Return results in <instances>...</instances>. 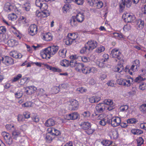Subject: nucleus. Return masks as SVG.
<instances>
[{"mask_svg": "<svg viewBox=\"0 0 146 146\" xmlns=\"http://www.w3.org/2000/svg\"><path fill=\"white\" fill-rule=\"evenodd\" d=\"M59 47L57 46H50L42 50L40 52L41 57L43 59H50V57L53 56L58 52Z\"/></svg>", "mask_w": 146, "mask_h": 146, "instance_id": "1", "label": "nucleus"}, {"mask_svg": "<svg viewBox=\"0 0 146 146\" xmlns=\"http://www.w3.org/2000/svg\"><path fill=\"white\" fill-rule=\"evenodd\" d=\"M78 38V35L77 34L70 33L68 34L65 42L67 45H70L77 41Z\"/></svg>", "mask_w": 146, "mask_h": 146, "instance_id": "2", "label": "nucleus"}, {"mask_svg": "<svg viewBox=\"0 0 146 146\" xmlns=\"http://www.w3.org/2000/svg\"><path fill=\"white\" fill-rule=\"evenodd\" d=\"M124 21L127 23H134L136 21V17L132 13H124L122 16Z\"/></svg>", "mask_w": 146, "mask_h": 146, "instance_id": "3", "label": "nucleus"}, {"mask_svg": "<svg viewBox=\"0 0 146 146\" xmlns=\"http://www.w3.org/2000/svg\"><path fill=\"white\" fill-rule=\"evenodd\" d=\"M66 104L68 105V108L70 110H75L78 109L79 107V103L75 100L71 99L68 101Z\"/></svg>", "mask_w": 146, "mask_h": 146, "instance_id": "4", "label": "nucleus"}, {"mask_svg": "<svg viewBox=\"0 0 146 146\" xmlns=\"http://www.w3.org/2000/svg\"><path fill=\"white\" fill-rule=\"evenodd\" d=\"M97 71V69L93 66L84 65L83 68H82V72L85 74H89L91 73H96Z\"/></svg>", "mask_w": 146, "mask_h": 146, "instance_id": "5", "label": "nucleus"}, {"mask_svg": "<svg viewBox=\"0 0 146 146\" xmlns=\"http://www.w3.org/2000/svg\"><path fill=\"white\" fill-rule=\"evenodd\" d=\"M139 0H124V2H122L120 3V11H122L125 6L127 7H129L131 5L132 1L134 3H137Z\"/></svg>", "mask_w": 146, "mask_h": 146, "instance_id": "6", "label": "nucleus"}, {"mask_svg": "<svg viewBox=\"0 0 146 146\" xmlns=\"http://www.w3.org/2000/svg\"><path fill=\"white\" fill-rule=\"evenodd\" d=\"M98 119L100 120L99 124L103 126L105 125L108 121V119L106 115L104 114H100L98 117Z\"/></svg>", "mask_w": 146, "mask_h": 146, "instance_id": "7", "label": "nucleus"}, {"mask_svg": "<svg viewBox=\"0 0 146 146\" xmlns=\"http://www.w3.org/2000/svg\"><path fill=\"white\" fill-rule=\"evenodd\" d=\"M2 135L4 137L6 143L9 145H11L13 143V139L11 135L5 132L2 133Z\"/></svg>", "mask_w": 146, "mask_h": 146, "instance_id": "8", "label": "nucleus"}, {"mask_svg": "<svg viewBox=\"0 0 146 146\" xmlns=\"http://www.w3.org/2000/svg\"><path fill=\"white\" fill-rule=\"evenodd\" d=\"M3 63L7 66H9L13 65L14 63V60L11 57L5 56L2 58Z\"/></svg>", "mask_w": 146, "mask_h": 146, "instance_id": "9", "label": "nucleus"}, {"mask_svg": "<svg viewBox=\"0 0 146 146\" xmlns=\"http://www.w3.org/2000/svg\"><path fill=\"white\" fill-rule=\"evenodd\" d=\"M70 58L71 59H78L79 60H81L82 61L84 62H87L90 61V59L88 57L85 56H78L75 55L71 56Z\"/></svg>", "mask_w": 146, "mask_h": 146, "instance_id": "10", "label": "nucleus"}, {"mask_svg": "<svg viewBox=\"0 0 146 146\" xmlns=\"http://www.w3.org/2000/svg\"><path fill=\"white\" fill-rule=\"evenodd\" d=\"M110 55L112 57L117 58L119 60H121L122 57L121 53L118 49L115 48L112 50L111 52Z\"/></svg>", "mask_w": 146, "mask_h": 146, "instance_id": "11", "label": "nucleus"}, {"mask_svg": "<svg viewBox=\"0 0 146 146\" xmlns=\"http://www.w3.org/2000/svg\"><path fill=\"white\" fill-rule=\"evenodd\" d=\"M35 15L39 19H41L49 16L50 15V12L46 11V12H44L42 11L40 12L38 10H37L36 12Z\"/></svg>", "mask_w": 146, "mask_h": 146, "instance_id": "12", "label": "nucleus"}, {"mask_svg": "<svg viewBox=\"0 0 146 146\" xmlns=\"http://www.w3.org/2000/svg\"><path fill=\"white\" fill-rule=\"evenodd\" d=\"M28 32L29 34L33 36L37 34V28L36 25L35 24L31 25L28 29Z\"/></svg>", "mask_w": 146, "mask_h": 146, "instance_id": "13", "label": "nucleus"}, {"mask_svg": "<svg viewBox=\"0 0 146 146\" xmlns=\"http://www.w3.org/2000/svg\"><path fill=\"white\" fill-rule=\"evenodd\" d=\"M121 118L118 117H113L111 119V124L113 127H116L120 125Z\"/></svg>", "mask_w": 146, "mask_h": 146, "instance_id": "14", "label": "nucleus"}, {"mask_svg": "<svg viewBox=\"0 0 146 146\" xmlns=\"http://www.w3.org/2000/svg\"><path fill=\"white\" fill-rule=\"evenodd\" d=\"M80 117V115L77 112H74L71 113L66 115L65 118L68 120H75Z\"/></svg>", "mask_w": 146, "mask_h": 146, "instance_id": "15", "label": "nucleus"}, {"mask_svg": "<svg viewBox=\"0 0 146 146\" xmlns=\"http://www.w3.org/2000/svg\"><path fill=\"white\" fill-rule=\"evenodd\" d=\"M90 50H92L95 48L97 46V42L94 40L89 41L86 44Z\"/></svg>", "mask_w": 146, "mask_h": 146, "instance_id": "16", "label": "nucleus"}, {"mask_svg": "<svg viewBox=\"0 0 146 146\" xmlns=\"http://www.w3.org/2000/svg\"><path fill=\"white\" fill-rule=\"evenodd\" d=\"M52 35L50 32L42 34L41 35V38L42 40L47 41L51 40H52Z\"/></svg>", "mask_w": 146, "mask_h": 146, "instance_id": "17", "label": "nucleus"}, {"mask_svg": "<svg viewBox=\"0 0 146 146\" xmlns=\"http://www.w3.org/2000/svg\"><path fill=\"white\" fill-rule=\"evenodd\" d=\"M37 90L36 87L34 86H29L26 87L25 92L28 94H31L34 93Z\"/></svg>", "mask_w": 146, "mask_h": 146, "instance_id": "18", "label": "nucleus"}, {"mask_svg": "<svg viewBox=\"0 0 146 146\" xmlns=\"http://www.w3.org/2000/svg\"><path fill=\"white\" fill-rule=\"evenodd\" d=\"M95 108L98 112L102 113L106 109V106L102 103H100L96 105L95 107Z\"/></svg>", "mask_w": 146, "mask_h": 146, "instance_id": "19", "label": "nucleus"}, {"mask_svg": "<svg viewBox=\"0 0 146 146\" xmlns=\"http://www.w3.org/2000/svg\"><path fill=\"white\" fill-rule=\"evenodd\" d=\"M44 65L46 68L53 72H60L62 71V70L58 68L52 67L46 64H44Z\"/></svg>", "mask_w": 146, "mask_h": 146, "instance_id": "20", "label": "nucleus"}, {"mask_svg": "<svg viewBox=\"0 0 146 146\" xmlns=\"http://www.w3.org/2000/svg\"><path fill=\"white\" fill-rule=\"evenodd\" d=\"M139 67L137 66H135L134 65H132L130 69L128 66H127L125 68V72H126L129 73L130 74L132 75L133 73L130 72V70H131L133 72H135L137 70L138 68Z\"/></svg>", "mask_w": 146, "mask_h": 146, "instance_id": "21", "label": "nucleus"}, {"mask_svg": "<svg viewBox=\"0 0 146 146\" xmlns=\"http://www.w3.org/2000/svg\"><path fill=\"white\" fill-rule=\"evenodd\" d=\"M77 22L81 23L82 22L84 19V16L83 13L80 12L77 14L75 17Z\"/></svg>", "mask_w": 146, "mask_h": 146, "instance_id": "22", "label": "nucleus"}, {"mask_svg": "<svg viewBox=\"0 0 146 146\" xmlns=\"http://www.w3.org/2000/svg\"><path fill=\"white\" fill-rule=\"evenodd\" d=\"M47 131L48 132L51 133L52 135L57 136L60 134L59 131L53 128H49L48 129Z\"/></svg>", "mask_w": 146, "mask_h": 146, "instance_id": "23", "label": "nucleus"}, {"mask_svg": "<svg viewBox=\"0 0 146 146\" xmlns=\"http://www.w3.org/2000/svg\"><path fill=\"white\" fill-rule=\"evenodd\" d=\"M136 26L137 29H142L144 26V21L141 19L136 21Z\"/></svg>", "mask_w": 146, "mask_h": 146, "instance_id": "24", "label": "nucleus"}, {"mask_svg": "<svg viewBox=\"0 0 146 146\" xmlns=\"http://www.w3.org/2000/svg\"><path fill=\"white\" fill-rule=\"evenodd\" d=\"M14 5H11L9 3H7L5 5L4 8L5 10L7 12H9L12 11L14 8Z\"/></svg>", "mask_w": 146, "mask_h": 146, "instance_id": "25", "label": "nucleus"}, {"mask_svg": "<svg viewBox=\"0 0 146 146\" xmlns=\"http://www.w3.org/2000/svg\"><path fill=\"white\" fill-rule=\"evenodd\" d=\"M10 55L16 58H22V55L20 53L17 52L16 51H13L9 53Z\"/></svg>", "mask_w": 146, "mask_h": 146, "instance_id": "26", "label": "nucleus"}, {"mask_svg": "<svg viewBox=\"0 0 146 146\" xmlns=\"http://www.w3.org/2000/svg\"><path fill=\"white\" fill-rule=\"evenodd\" d=\"M80 127L84 130H87L91 127L90 123L88 122H84L81 123L80 124Z\"/></svg>", "mask_w": 146, "mask_h": 146, "instance_id": "27", "label": "nucleus"}, {"mask_svg": "<svg viewBox=\"0 0 146 146\" xmlns=\"http://www.w3.org/2000/svg\"><path fill=\"white\" fill-rule=\"evenodd\" d=\"M100 95L96 96L91 97L89 99L91 103H97L101 100Z\"/></svg>", "mask_w": 146, "mask_h": 146, "instance_id": "28", "label": "nucleus"}, {"mask_svg": "<svg viewBox=\"0 0 146 146\" xmlns=\"http://www.w3.org/2000/svg\"><path fill=\"white\" fill-rule=\"evenodd\" d=\"M55 124V121L53 119H49L46 121L45 125L47 127H50L54 125Z\"/></svg>", "mask_w": 146, "mask_h": 146, "instance_id": "29", "label": "nucleus"}, {"mask_svg": "<svg viewBox=\"0 0 146 146\" xmlns=\"http://www.w3.org/2000/svg\"><path fill=\"white\" fill-rule=\"evenodd\" d=\"M27 22V20L24 17L21 16L19 19L18 23L20 25L25 24Z\"/></svg>", "mask_w": 146, "mask_h": 146, "instance_id": "30", "label": "nucleus"}, {"mask_svg": "<svg viewBox=\"0 0 146 146\" xmlns=\"http://www.w3.org/2000/svg\"><path fill=\"white\" fill-rule=\"evenodd\" d=\"M18 44V42L14 39H11L7 41V44L10 47H13Z\"/></svg>", "mask_w": 146, "mask_h": 146, "instance_id": "31", "label": "nucleus"}, {"mask_svg": "<svg viewBox=\"0 0 146 146\" xmlns=\"http://www.w3.org/2000/svg\"><path fill=\"white\" fill-rule=\"evenodd\" d=\"M110 135L111 139H116L118 137L119 133L117 131L113 130L111 131Z\"/></svg>", "mask_w": 146, "mask_h": 146, "instance_id": "32", "label": "nucleus"}, {"mask_svg": "<svg viewBox=\"0 0 146 146\" xmlns=\"http://www.w3.org/2000/svg\"><path fill=\"white\" fill-rule=\"evenodd\" d=\"M21 132L18 130L15 129L12 132V135L14 139L17 140V138L20 136Z\"/></svg>", "mask_w": 146, "mask_h": 146, "instance_id": "33", "label": "nucleus"}, {"mask_svg": "<svg viewBox=\"0 0 146 146\" xmlns=\"http://www.w3.org/2000/svg\"><path fill=\"white\" fill-rule=\"evenodd\" d=\"M94 5L98 9L102 8L103 5V2L99 0H94Z\"/></svg>", "mask_w": 146, "mask_h": 146, "instance_id": "34", "label": "nucleus"}, {"mask_svg": "<svg viewBox=\"0 0 146 146\" xmlns=\"http://www.w3.org/2000/svg\"><path fill=\"white\" fill-rule=\"evenodd\" d=\"M38 95L40 96H44V97H47L48 96L47 94V92L43 89H40L38 90Z\"/></svg>", "mask_w": 146, "mask_h": 146, "instance_id": "35", "label": "nucleus"}, {"mask_svg": "<svg viewBox=\"0 0 146 146\" xmlns=\"http://www.w3.org/2000/svg\"><path fill=\"white\" fill-rule=\"evenodd\" d=\"M76 18L74 17H71L70 20V23L71 26L75 27L78 25L77 21H76Z\"/></svg>", "mask_w": 146, "mask_h": 146, "instance_id": "36", "label": "nucleus"}, {"mask_svg": "<svg viewBox=\"0 0 146 146\" xmlns=\"http://www.w3.org/2000/svg\"><path fill=\"white\" fill-rule=\"evenodd\" d=\"M131 133L134 135H138L143 133V131L140 129H132L131 130Z\"/></svg>", "mask_w": 146, "mask_h": 146, "instance_id": "37", "label": "nucleus"}, {"mask_svg": "<svg viewBox=\"0 0 146 146\" xmlns=\"http://www.w3.org/2000/svg\"><path fill=\"white\" fill-rule=\"evenodd\" d=\"M84 65V64L82 63L77 62L75 67V70L78 72H80Z\"/></svg>", "mask_w": 146, "mask_h": 146, "instance_id": "38", "label": "nucleus"}, {"mask_svg": "<svg viewBox=\"0 0 146 146\" xmlns=\"http://www.w3.org/2000/svg\"><path fill=\"white\" fill-rule=\"evenodd\" d=\"M112 36L118 40H120L121 38H123V35L121 33H113Z\"/></svg>", "mask_w": 146, "mask_h": 146, "instance_id": "39", "label": "nucleus"}, {"mask_svg": "<svg viewBox=\"0 0 146 146\" xmlns=\"http://www.w3.org/2000/svg\"><path fill=\"white\" fill-rule=\"evenodd\" d=\"M133 81V79L131 77L127 79H125L124 86L127 87L130 86L131 85V82Z\"/></svg>", "mask_w": 146, "mask_h": 146, "instance_id": "40", "label": "nucleus"}, {"mask_svg": "<svg viewBox=\"0 0 146 146\" xmlns=\"http://www.w3.org/2000/svg\"><path fill=\"white\" fill-rule=\"evenodd\" d=\"M17 15L14 13L9 14L8 16V18L9 20L12 21H14L17 19Z\"/></svg>", "mask_w": 146, "mask_h": 146, "instance_id": "41", "label": "nucleus"}, {"mask_svg": "<svg viewBox=\"0 0 146 146\" xmlns=\"http://www.w3.org/2000/svg\"><path fill=\"white\" fill-rule=\"evenodd\" d=\"M48 6L47 4L44 3V2L42 5L41 7H40V8L44 12H46V11L50 12V11L47 10Z\"/></svg>", "mask_w": 146, "mask_h": 146, "instance_id": "42", "label": "nucleus"}, {"mask_svg": "<svg viewBox=\"0 0 146 146\" xmlns=\"http://www.w3.org/2000/svg\"><path fill=\"white\" fill-rule=\"evenodd\" d=\"M66 49H61L59 51V55L62 58H64L66 57Z\"/></svg>", "mask_w": 146, "mask_h": 146, "instance_id": "43", "label": "nucleus"}, {"mask_svg": "<svg viewBox=\"0 0 146 146\" xmlns=\"http://www.w3.org/2000/svg\"><path fill=\"white\" fill-rule=\"evenodd\" d=\"M60 64L64 67H67L69 66V62L66 60H62L60 62Z\"/></svg>", "mask_w": 146, "mask_h": 146, "instance_id": "44", "label": "nucleus"}, {"mask_svg": "<svg viewBox=\"0 0 146 146\" xmlns=\"http://www.w3.org/2000/svg\"><path fill=\"white\" fill-rule=\"evenodd\" d=\"M70 6L69 4H66L62 8V11L63 13H65L70 8Z\"/></svg>", "mask_w": 146, "mask_h": 146, "instance_id": "45", "label": "nucleus"}, {"mask_svg": "<svg viewBox=\"0 0 146 146\" xmlns=\"http://www.w3.org/2000/svg\"><path fill=\"white\" fill-rule=\"evenodd\" d=\"M5 127L7 130L9 131H12L15 129V127L13 124H7L6 125Z\"/></svg>", "mask_w": 146, "mask_h": 146, "instance_id": "46", "label": "nucleus"}, {"mask_svg": "<svg viewBox=\"0 0 146 146\" xmlns=\"http://www.w3.org/2000/svg\"><path fill=\"white\" fill-rule=\"evenodd\" d=\"M105 106V105L108 106H111L113 104V102L112 100L110 99H106L104 100L102 103Z\"/></svg>", "mask_w": 146, "mask_h": 146, "instance_id": "47", "label": "nucleus"}, {"mask_svg": "<svg viewBox=\"0 0 146 146\" xmlns=\"http://www.w3.org/2000/svg\"><path fill=\"white\" fill-rule=\"evenodd\" d=\"M112 143L111 141L108 140H104L101 142L102 144L104 146H109Z\"/></svg>", "mask_w": 146, "mask_h": 146, "instance_id": "48", "label": "nucleus"}, {"mask_svg": "<svg viewBox=\"0 0 146 146\" xmlns=\"http://www.w3.org/2000/svg\"><path fill=\"white\" fill-rule=\"evenodd\" d=\"M123 67L122 64H119L115 68V71L119 72H121L123 70Z\"/></svg>", "mask_w": 146, "mask_h": 146, "instance_id": "49", "label": "nucleus"}, {"mask_svg": "<svg viewBox=\"0 0 146 146\" xmlns=\"http://www.w3.org/2000/svg\"><path fill=\"white\" fill-rule=\"evenodd\" d=\"M52 134L51 133L48 132V133L46 134L45 138L48 142H51L53 139V137L51 136Z\"/></svg>", "mask_w": 146, "mask_h": 146, "instance_id": "50", "label": "nucleus"}, {"mask_svg": "<svg viewBox=\"0 0 146 146\" xmlns=\"http://www.w3.org/2000/svg\"><path fill=\"white\" fill-rule=\"evenodd\" d=\"M105 50V48L102 46H100L98 47L96 50V52L98 53L104 52Z\"/></svg>", "mask_w": 146, "mask_h": 146, "instance_id": "51", "label": "nucleus"}, {"mask_svg": "<svg viewBox=\"0 0 146 146\" xmlns=\"http://www.w3.org/2000/svg\"><path fill=\"white\" fill-rule=\"evenodd\" d=\"M137 120L134 118L129 119L127 120V123L129 124L135 123H137Z\"/></svg>", "mask_w": 146, "mask_h": 146, "instance_id": "52", "label": "nucleus"}, {"mask_svg": "<svg viewBox=\"0 0 146 146\" xmlns=\"http://www.w3.org/2000/svg\"><path fill=\"white\" fill-rule=\"evenodd\" d=\"M22 77V75L21 74H19L14 77L13 79L11 80L12 82H16L18 81Z\"/></svg>", "mask_w": 146, "mask_h": 146, "instance_id": "53", "label": "nucleus"}, {"mask_svg": "<svg viewBox=\"0 0 146 146\" xmlns=\"http://www.w3.org/2000/svg\"><path fill=\"white\" fill-rule=\"evenodd\" d=\"M90 51L88 46L85 44V46L82 48L80 51V52L82 54H84Z\"/></svg>", "mask_w": 146, "mask_h": 146, "instance_id": "54", "label": "nucleus"}, {"mask_svg": "<svg viewBox=\"0 0 146 146\" xmlns=\"http://www.w3.org/2000/svg\"><path fill=\"white\" fill-rule=\"evenodd\" d=\"M125 80V79L120 78L117 80V84L119 85H123L124 86Z\"/></svg>", "mask_w": 146, "mask_h": 146, "instance_id": "55", "label": "nucleus"}, {"mask_svg": "<svg viewBox=\"0 0 146 146\" xmlns=\"http://www.w3.org/2000/svg\"><path fill=\"white\" fill-rule=\"evenodd\" d=\"M73 2L78 5H81L83 4L84 0H70V2Z\"/></svg>", "mask_w": 146, "mask_h": 146, "instance_id": "56", "label": "nucleus"}, {"mask_svg": "<svg viewBox=\"0 0 146 146\" xmlns=\"http://www.w3.org/2000/svg\"><path fill=\"white\" fill-rule=\"evenodd\" d=\"M44 2L43 0H36L35 5L36 6L40 8V7H41L42 5Z\"/></svg>", "mask_w": 146, "mask_h": 146, "instance_id": "57", "label": "nucleus"}, {"mask_svg": "<svg viewBox=\"0 0 146 146\" xmlns=\"http://www.w3.org/2000/svg\"><path fill=\"white\" fill-rule=\"evenodd\" d=\"M129 108V106L127 105L122 106L120 107L119 110L121 111H124L127 110Z\"/></svg>", "mask_w": 146, "mask_h": 146, "instance_id": "58", "label": "nucleus"}, {"mask_svg": "<svg viewBox=\"0 0 146 146\" xmlns=\"http://www.w3.org/2000/svg\"><path fill=\"white\" fill-rule=\"evenodd\" d=\"M23 9L24 10L26 11H28L30 9V6L29 3H27L25 4L23 7Z\"/></svg>", "mask_w": 146, "mask_h": 146, "instance_id": "59", "label": "nucleus"}, {"mask_svg": "<svg viewBox=\"0 0 146 146\" xmlns=\"http://www.w3.org/2000/svg\"><path fill=\"white\" fill-rule=\"evenodd\" d=\"M137 141L138 146H141L143 143L144 142L143 139L141 137L138 138Z\"/></svg>", "mask_w": 146, "mask_h": 146, "instance_id": "60", "label": "nucleus"}, {"mask_svg": "<svg viewBox=\"0 0 146 146\" xmlns=\"http://www.w3.org/2000/svg\"><path fill=\"white\" fill-rule=\"evenodd\" d=\"M145 79V78L144 76L142 77L139 76L136 78L135 80V82H139L143 81Z\"/></svg>", "mask_w": 146, "mask_h": 146, "instance_id": "61", "label": "nucleus"}, {"mask_svg": "<svg viewBox=\"0 0 146 146\" xmlns=\"http://www.w3.org/2000/svg\"><path fill=\"white\" fill-rule=\"evenodd\" d=\"M33 103L31 102H26L22 105L23 107H31L33 106Z\"/></svg>", "mask_w": 146, "mask_h": 146, "instance_id": "62", "label": "nucleus"}, {"mask_svg": "<svg viewBox=\"0 0 146 146\" xmlns=\"http://www.w3.org/2000/svg\"><path fill=\"white\" fill-rule=\"evenodd\" d=\"M76 91L80 93H83L87 91V90L83 87H80L76 89Z\"/></svg>", "mask_w": 146, "mask_h": 146, "instance_id": "63", "label": "nucleus"}, {"mask_svg": "<svg viewBox=\"0 0 146 146\" xmlns=\"http://www.w3.org/2000/svg\"><path fill=\"white\" fill-rule=\"evenodd\" d=\"M146 87V84L145 83L142 82L139 85V88L140 90H143L145 89Z\"/></svg>", "mask_w": 146, "mask_h": 146, "instance_id": "64", "label": "nucleus"}]
</instances>
